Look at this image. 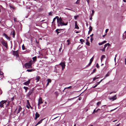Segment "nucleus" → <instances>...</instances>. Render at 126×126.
<instances>
[{
  "mask_svg": "<svg viewBox=\"0 0 126 126\" xmlns=\"http://www.w3.org/2000/svg\"><path fill=\"white\" fill-rule=\"evenodd\" d=\"M108 30H109V29H106V30H105V32H106V33H107V32L108 31Z\"/></svg>",
  "mask_w": 126,
  "mask_h": 126,
  "instance_id": "51",
  "label": "nucleus"
},
{
  "mask_svg": "<svg viewBox=\"0 0 126 126\" xmlns=\"http://www.w3.org/2000/svg\"><path fill=\"white\" fill-rule=\"evenodd\" d=\"M48 14L49 15H51L52 14V12H50Z\"/></svg>",
  "mask_w": 126,
  "mask_h": 126,
  "instance_id": "53",
  "label": "nucleus"
},
{
  "mask_svg": "<svg viewBox=\"0 0 126 126\" xmlns=\"http://www.w3.org/2000/svg\"><path fill=\"white\" fill-rule=\"evenodd\" d=\"M1 43L2 45L5 47L6 48H7L8 47V45L7 42L4 40H2L1 41Z\"/></svg>",
  "mask_w": 126,
  "mask_h": 126,
  "instance_id": "5",
  "label": "nucleus"
},
{
  "mask_svg": "<svg viewBox=\"0 0 126 126\" xmlns=\"http://www.w3.org/2000/svg\"><path fill=\"white\" fill-rule=\"evenodd\" d=\"M29 106H28V105H27L26 106V107L28 109H29L30 108V107Z\"/></svg>",
  "mask_w": 126,
  "mask_h": 126,
  "instance_id": "54",
  "label": "nucleus"
},
{
  "mask_svg": "<svg viewBox=\"0 0 126 126\" xmlns=\"http://www.w3.org/2000/svg\"><path fill=\"white\" fill-rule=\"evenodd\" d=\"M105 58V56L104 55H102V56L101 58V61H102V60L104 58Z\"/></svg>",
  "mask_w": 126,
  "mask_h": 126,
  "instance_id": "20",
  "label": "nucleus"
},
{
  "mask_svg": "<svg viewBox=\"0 0 126 126\" xmlns=\"http://www.w3.org/2000/svg\"><path fill=\"white\" fill-rule=\"evenodd\" d=\"M120 124H117V125L116 126H119V125H120Z\"/></svg>",
  "mask_w": 126,
  "mask_h": 126,
  "instance_id": "64",
  "label": "nucleus"
},
{
  "mask_svg": "<svg viewBox=\"0 0 126 126\" xmlns=\"http://www.w3.org/2000/svg\"><path fill=\"white\" fill-rule=\"evenodd\" d=\"M43 120V119H42L41 120H40V121H39V122H38V123H37V124H38V125L40 124L42 122V121Z\"/></svg>",
  "mask_w": 126,
  "mask_h": 126,
  "instance_id": "26",
  "label": "nucleus"
},
{
  "mask_svg": "<svg viewBox=\"0 0 126 126\" xmlns=\"http://www.w3.org/2000/svg\"><path fill=\"white\" fill-rule=\"evenodd\" d=\"M47 80L48 81V82L46 85L47 86L49 84V83L51 82V79H47Z\"/></svg>",
  "mask_w": 126,
  "mask_h": 126,
  "instance_id": "18",
  "label": "nucleus"
},
{
  "mask_svg": "<svg viewBox=\"0 0 126 126\" xmlns=\"http://www.w3.org/2000/svg\"><path fill=\"white\" fill-rule=\"evenodd\" d=\"M116 55H115V57L114 58V61H115V62L116 61Z\"/></svg>",
  "mask_w": 126,
  "mask_h": 126,
  "instance_id": "57",
  "label": "nucleus"
},
{
  "mask_svg": "<svg viewBox=\"0 0 126 126\" xmlns=\"http://www.w3.org/2000/svg\"><path fill=\"white\" fill-rule=\"evenodd\" d=\"M3 36L5 37L8 40H9L10 38L5 33H4L3 34Z\"/></svg>",
  "mask_w": 126,
  "mask_h": 126,
  "instance_id": "13",
  "label": "nucleus"
},
{
  "mask_svg": "<svg viewBox=\"0 0 126 126\" xmlns=\"http://www.w3.org/2000/svg\"><path fill=\"white\" fill-rule=\"evenodd\" d=\"M96 79V77L94 78L93 79V80H95Z\"/></svg>",
  "mask_w": 126,
  "mask_h": 126,
  "instance_id": "60",
  "label": "nucleus"
},
{
  "mask_svg": "<svg viewBox=\"0 0 126 126\" xmlns=\"http://www.w3.org/2000/svg\"><path fill=\"white\" fill-rule=\"evenodd\" d=\"M26 101H27V105L29 106H30V103L29 102V100H27Z\"/></svg>",
  "mask_w": 126,
  "mask_h": 126,
  "instance_id": "27",
  "label": "nucleus"
},
{
  "mask_svg": "<svg viewBox=\"0 0 126 126\" xmlns=\"http://www.w3.org/2000/svg\"><path fill=\"white\" fill-rule=\"evenodd\" d=\"M39 114L37 112H36L35 114V117L38 118L39 117Z\"/></svg>",
  "mask_w": 126,
  "mask_h": 126,
  "instance_id": "21",
  "label": "nucleus"
},
{
  "mask_svg": "<svg viewBox=\"0 0 126 126\" xmlns=\"http://www.w3.org/2000/svg\"><path fill=\"white\" fill-rule=\"evenodd\" d=\"M32 59L34 61H36L37 59V57L36 56H35L34 57H33L32 58Z\"/></svg>",
  "mask_w": 126,
  "mask_h": 126,
  "instance_id": "23",
  "label": "nucleus"
},
{
  "mask_svg": "<svg viewBox=\"0 0 126 126\" xmlns=\"http://www.w3.org/2000/svg\"><path fill=\"white\" fill-rule=\"evenodd\" d=\"M4 74L0 70V77L2 79L4 77V76L3 75Z\"/></svg>",
  "mask_w": 126,
  "mask_h": 126,
  "instance_id": "11",
  "label": "nucleus"
},
{
  "mask_svg": "<svg viewBox=\"0 0 126 126\" xmlns=\"http://www.w3.org/2000/svg\"><path fill=\"white\" fill-rule=\"evenodd\" d=\"M96 69H93V72L91 73V74H93V73L95 72L96 71Z\"/></svg>",
  "mask_w": 126,
  "mask_h": 126,
  "instance_id": "34",
  "label": "nucleus"
},
{
  "mask_svg": "<svg viewBox=\"0 0 126 126\" xmlns=\"http://www.w3.org/2000/svg\"><path fill=\"white\" fill-rule=\"evenodd\" d=\"M94 59L93 57L90 60V61L92 62L93 61V60Z\"/></svg>",
  "mask_w": 126,
  "mask_h": 126,
  "instance_id": "31",
  "label": "nucleus"
},
{
  "mask_svg": "<svg viewBox=\"0 0 126 126\" xmlns=\"http://www.w3.org/2000/svg\"><path fill=\"white\" fill-rule=\"evenodd\" d=\"M96 110H95V109H94V111L93 112V113H94L95 112V111H96Z\"/></svg>",
  "mask_w": 126,
  "mask_h": 126,
  "instance_id": "55",
  "label": "nucleus"
},
{
  "mask_svg": "<svg viewBox=\"0 0 126 126\" xmlns=\"http://www.w3.org/2000/svg\"><path fill=\"white\" fill-rule=\"evenodd\" d=\"M56 18L57 19L58 18V17H57V16L53 18V22L55 20Z\"/></svg>",
  "mask_w": 126,
  "mask_h": 126,
  "instance_id": "37",
  "label": "nucleus"
},
{
  "mask_svg": "<svg viewBox=\"0 0 126 126\" xmlns=\"http://www.w3.org/2000/svg\"><path fill=\"white\" fill-rule=\"evenodd\" d=\"M14 20L15 22L16 21V18H14Z\"/></svg>",
  "mask_w": 126,
  "mask_h": 126,
  "instance_id": "45",
  "label": "nucleus"
},
{
  "mask_svg": "<svg viewBox=\"0 0 126 126\" xmlns=\"http://www.w3.org/2000/svg\"><path fill=\"white\" fill-rule=\"evenodd\" d=\"M32 61H31L25 64L24 65L25 67L27 68H32Z\"/></svg>",
  "mask_w": 126,
  "mask_h": 126,
  "instance_id": "2",
  "label": "nucleus"
},
{
  "mask_svg": "<svg viewBox=\"0 0 126 126\" xmlns=\"http://www.w3.org/2000/svg\"><path fill=\"white\" fill-rule=\"evenodd\" d=\"M30 80H29L28 81H26L24 82V84L27 85L29 84L30 83Z\"/></svg>",
  "mask_w": 126,
  "mask_h": 126,
  "instance_id": "10",
  "label": "nucleus"
},
{
  "mask_svg": "<svg viewBox=\"0 0 126 126\" xmlns=\"http://www.w3.org/2000/svg\"><path fill=\"white\" fill-rule=\"evenodd\" d=\"M110 73V72H108V73L105 76L104 78L103 79H105L106 78L108 77L109 76Z\"/></svg>",
  "mask_w": 126,
  "mask_h": 126,
  "instance_id": "14",
  "label": "nucleus"
},
{
  "mask_svg": "<svg viewBox=\"0 0 126 126\" xmlns=\"http://www.w3.org/2000/svg\"><path fill=\"white\" fill-rule=\"evenodd\" d=\"M103 44V42H102V43H98V45H99V46H100V45H102Z\"/></svg>",
  "mask_w": 126,
  "mask_h": 126,
  "instance_id": "41",
  "label": "nucleus"
},
{
  "mask_svg": "<svg viewBox=\"0 0 126 126\" xmlns=\"http://www.w3.org/2000/svg\"><path fill=\"white\" fill-rule=\"evenodd\" d=\"M10 7L11 8H12L13 9H15V8L12 6L10 5Z\"/></svg>",
  "mask_w": 126,
  "mask_h": 126,
  "instance_id": "38",
  "label": "nucleus"
},
{
  "mask_svg": "<svg viewBox=\"0 0 126 126\" xmlns=\"http://www.w3.org/2000/svg\"><path fill=\"white\" fill-rule=\"evenodd\" d=\"M15 32L14 31H13L12 33V37L13 38H14L15 37Z\"/></svg>",
  "mask_w": 126,
  "mask_h": 126,
  "instance_id": "24",
  "label": "nucleus"
},
{
  "mask_svg": "<svg viewBox=\"0 0 126 126\" xmlns=\"http://www.w3.org/2000/svg\"><path fill=\"white\" fill-rule=\"evenodd\" d=\"M43 103V102L42 101V98H41L40 97L39 99L38 105H39L40 104H42Z\"/></svg>",
  "mask_w": 126,
  "mask_h": 126,
  "instance_id": "9",
  "label": "nucleus"
},
{
  "mask_svg": "<svg viewBox=\"0 0 126 126\" xmlns=\"http://www.w3.org/2000/svg\"><path fill=\"white\" fill-rule=\"evenodd\" d=\"M110 45V44L109 43H107L106 44L104 45V48H105L106 47H107V46H108V47H109Z\"/></svg>",
  "mask_w": 126,
  "mask_h": 126,
  "instance_id": "19",
  "label": "nucleus"
},
{
  "mask_svg": "<svg viewBox=\"0 0 126 126\" xmlns=\"http://www.w3.org/2000/svg\"><path fill=\"white\" fill-rule=\"evenodd\" d=\"M100 110V109H97L95 111V112H97L98 110Z\"/></svg>",
  "mask_w": 126,
  "mask_h": 126,
  "instance_id": "59",
  "label": "nucleus"
},
{
  "mask_svg": "<svg viewBox=\"0 0 126 126\" xmlns=\"http://www.w3.org/2000/svg\"><path fill=\"white\" fill-rule=\"evenodd\" d=\"M33 91L32 90H30L28 93L27 94L26 96L27 97H29L32 93Z\"/></svg>",
  "mask_w": 126,
  "mask_h": 126,
  "instance_id": "7",
  "label": "nucleus"
},
{
  "mask_svg": "<svg viewBox=\"0 0 126 126\" xmlns=\"http://www.w3.org/2000/svg\"><path fill=\"white\" fill-rule=\"evenodd\" d=\"M0 107L1 108L2 107H3V105H2V104H1V103H0Z\"/></svg>",
  "mask_w": 126,
  "mask_h": 126,
  "instance_id": "44",
  "label": "nucleus"
},
{
  "mask_svg": "<svg viewBox=\"0 0 126 126\" xmlns=\"http://www.w3.org/2000/svg\"><path fill=\"white\" fill-rule=\"evenodd\" d=\"M65 9H67V10H71L70 9H68V8H65Z\"/></svg>",
  "mask_w": 126,
  "mask_h": 126,
  "instance_id": "56",
  "label": "nucleus"
},
{
  "mask_svg": "<svg viewBox=\"0 0 126 126\" xmlns=\"http://www.w3.org/2000/svg\"><path fill=\"white\" fill-rule=\"evenodd\" d=\"M22 108L20 106H19V108L18 110V112H17V114L19 113L20 112Z\"/></svg>",
  "mask_w": 126,
  "mask_h": 126,
  "instance_id": "12",
  "label": "nucleus"
},
{
  "mask_svg": "<svg viewBox=\"0 0 126 126\" xmlns=\"http://www.w3.org/2000/svg\"><path fill=\"white\" fill-rule=\"evenodd\" d=\"M22 48L23 50H24L25 49V47L24 45H23L22 46Z\"/></svg>",
  "mask_w": 126,
  "mask_h": 126,
  "instance_id": "32",
  "label": "nucleus"
},
{
  "mask_svg": "<svg viewBox=\"0 0 126 126\" xmlns=\"http://www.w3.org/2000/svg\"><path fill=\"white\" fill-rule=\"evenodd\" d=\"M94 35V34H92V35H91L90 36L91 37H92V36H93V35Z\"/></svg>",
  "mask_w": 126,
  "mask_h": 126,
  "instance_id": "58",
  "label": "nucleus"
},
{
  "mask_svg": "<svg viewBox=\"0 0 126 126\" xmlns=\"http://www.w3.org/2000/svg\"><path fill=\"white\" fill-rule=\"evenodd\" d=\"M101 102H98L97 103V105L98 106H99Z\"/></svg>",
  "mask_w": 126,
  "mask_h": 126,
  "instance_id": "36",
  "label": "nucleus"
},
{
  "mask_svg": "<svg viewBox=\"0 0 126 126\" xmlns=\"http://www.w3.org/2000/svg\"><path fill=\"white\" fill-rule=\"evenodd\" d=\"M103 79H103L101 80L100 81L97 82V84H98V85L99 84Z\"/></svg>",
  "mask_w": 126,
  "mask_h": 126,
  "instance_id": "35",
  "label": "nucleus"
},
{
  "mask_svg": "<svg viewBox=\"0 0 126 126\" xmlns=\"http://www.w3.org/2000/svg\"><path fill=\"white\" fill-rule=\"evenodd\" d=\"M96 67L97 68H98L99 67V66H98V63H97L96 64Z\"/></svg>",
  "mask_w": 126,
  "mask_h": 126,
  "instance_id": "50",
  "label": "nucleus"
},
{
  "mask_svg": "<svg viewBox=\"0 0 126 126\" xmlns=\"http://www.w3.org/2000/svg\"><path fill=\"white\" fill-rule=\"evenodd\" d=\"M60 64L62 68V70H63L65 67V65L64 63H60Z\"/></svg>",
  "mask_w": 126,
  "mask_h": 126,
  "instance_id": "8",
  "label": "nucleus"
},
{
  "mask_svg": "<svg viewBox=\"0 0 126 126\" xmlns=\"http://www.w3.org/2000/svg\"><path fill=\"white\" fill-rule=\"evenodd\" d=\"M29 106L30 107V108H31V109H33L32 108L30 105V106Z\"/></svg>",
  "mask_w": 126,
  "mask_h": 126,
  "instance_id": "62",
  "label": "nucleus"
},
{
  "mask_svg": "<svg viewBox=\"0 0 126 126\" xmlns=\"http://www.w3.org/2000/svg\"><path fill=\"white\" fill-rule=\"evenodd\" d=\"M93 40V37H91V39H90V40H91V42L92 43V41Z\"/></svg>",
  "mask_w": 126,
  "mask_h": 126,
  "instance_id": "40",
  "label": "nucleus"
},
{
  "mask_svg": "<svg viewBox=\"0 0 126 126\" xmlns=\"http://www.w3.org/2000/svg\"><path fill=\"white\" fill-rule=\"evenodd\" d=\"M123 38L124 39L126 38V31H125L123 34Z\"/></svg>",
  "mask_w": 126,
  "mask_h": 126,
  "instance_id": "16",
  "label": "nucleus"
},
{
  "mask_svg": "<svg viewBox=\"0 0 126 126\" xmlns=\"http://www.w3.org/2000/svg\"><path fill=\"white\" fill-rule=\"evenodd\" d=\"M2 105H3L4 106V104H6L7 103V104L6 106V107H7L9 104V103L7 102V100H2L0 102Z\"/></svg>",
  "mask_w": 126,
  "mask_h": 126,
  "instance_id": "3",
  "label": "nucleus"
},
{
  "mask_svg": "<svg viewBox=\"0 0 126 126\" xmlns=\"http://www.w3.org/2000/svg\"><path fill=\"white\" fill-rule=\"evenodd\" d=\"M79 32L78 31H76V33H79Z\"/></svg>",
  "mask_w": 126,
  "mask_h": 126,
  "instance_id": "63",
  "label": "nucleus"
},
{
  "mask_svg": "<svg viewBox=\"0 0 126 126\" xmlns=\"http://www.w3.org/2000/svg\"><path fill=\"white\" fill-rule=\"evenodd\" d=\"M2 6L0 5V12H1V8H2Z\"/></svg>",
  "mask_w": 126,
  "mask_h": 126,
  "instance_id": "49",
  "label": "nucleus"
},
{
  "mask_svg": "<svg viewBox=\"0 0 126 126\" xmlns=\"http://www.w3.org/2000/svg\"><path fill=\"white\" fill-rule=\"evenodd\" d=\"M13 53L14 56H16V57H18L19 55L18 53V50L13 51Z\"/></svg>",
  "mask_w": 126,
  "mask_h": 126,
  "instance_id": "4",
  "label": "nucleus"
},
{
  "mask_svg": "<svg viewBox=\"0 0 126 126\" xmlns=\"http://www.w3.org/2000/svg\"><path fill=\"white\" fill-rule=\"evenodd\" d=\"M86 45L88 46H90V43L89 42H86Z\"/></svg>",
  "mask_w": 126,
  "mask_h": 126,
  "instance_id": "30",
  "label": "nucleus"
},
{
  "mask_svg": "<svg viewBox=\"0 0 126 126\" xmlns=\"http://www.w3.org/2000/svg\"><path fill=\"white\" fill-rule=\"evenodd\" d=\"M107 42V41H105H105H104L102 42H103V44H105Z\"/></svg>",
  "mask_w": 126,
  "mask_h": 126,
  "instance_id": "48",
  "label": "nucleus"
},
{
  "mask_svg": "<svg viewBox=\"0 0 126 126\" xmlns=\"http://www.w3.org/2000/svg\"><path fill=\"white\" fill-rule=\"evenodd\" d=\"M84 40L82 39H80V42H82V41H83Z\"/></svg>",
  "mask_w": 126,
  "mask_h": 126,
  "instance_id": "52",
  "label": "nucleus"
},
{
  "mask_svg": "<svg viewBox=\"0 0 126 126\" xmlns=\"http://www.w3.org/2000/svg\"><path fill=\"white\" fill-rule=\"evenodd\" d=\"M105 48L104 47V48H103V49H101V50L102 51H103V52H104L105 51Z\"/></svg>",
  "mask_w": 126,
  "mask_h": 126,
  "instance_id": "39",
  "label": "nucleus"
},
{
  "mask_svg": "<svg viewBox=\"0 0 126 126\" xmlns=\"http://www.w3.org/2000/svg\"><path fill=\"white\" fill-rule=\"evenodd\" d=\"M75 29H79V27L78 26L77 24V22H75Z\"/></svg>",
  "mask_w": 126,
  "mask_h": 126,
  "instance_id": "15",
  "label": "nucleus"
},
{
  "mask_svg": "<svg viewBox=\"0 0 126 126\" xmlns=\"http://www.w3.org/2000/svg\"><path fill=\"white\" fill-rule=\"evenodd\" d=\"M92 63V62L90 61V62L87 65V66L90 65V64H91Z\"/></svg>",
  "mask_w": 126,
  "mask_h": 126,
  "instance_id": "43",
  "label": "nucleus"
},
{
  "mask_svg": "<svg viewBox=\"0 0 126 126\" xmlns=\"http://www.w3.org/2000/svg\"><path fill=\"white\" fill-rule=\"evenodd\" d=\"M92 30V28L91 26H90L89 27V31L90 32H91Z\"/></svg>",
  "mask_w": 126,
  "mask_h": 126,
  "instance_id": "29",
  "label": "nucleus"
},
{
  "mask_svg": "<svg viewBox=\"0 0 126 126\" xmlns=\"http://www.w3.org/2000/svg\"><path fill=\"white\" fill-rule=\"evenodd\" d=\"M80 1V0H77L76 2V3L77 4H78L79 3Z\"/></svg>",
  "mask_w": 126,
  "mask_h": 126,
  "instance_id": "33",
  "label": "nucleus"
},
{
  "mask_svg": "<svg viewBox=\"0 0 126 126\" xmlns=\"http://www.w3.org/2000/svg\"><path fill=\"white\" fill-rule=\"evenodd\" d=\"M40 79V78L38 76H37L36 78V79H35L36 80V82H37Z\"/></svg>",
  "mask_w": 126,
  "mask_h": 126,
  "instance_id": "17",
  "label": "nucleus"
},
{
  "mask_svg": "<svg viewBox=\"0 0 126 126\" xmlns=\"http://www.w3.org/2000/svg\"><path fill=\"white\" fill-rule=\"evenodd\" d=\"M89 0H87V1L88 2V4H89Z\"/></svg>",
  "mask_w": 126,
  "mask_h": 126,
  "instance_id": "61",
  "label": "nucleus"
},
{
  "mask_svg": "<svg viewBox=\"0 0 126 126\" xmlns=\"http://www.w3.org/2000/svg\"><path fill=\"white\" fill-rule=\"evenodd\" d=\"M98 84H97L96 85H95V86H94L93 87V88H95V87H96L98 85Z\"/></svg>",
  "mask_w": 126,
  "mask_h": 126,
  "instance_id": "42",
  "label": "nucleus"
},
{
  "mask_svg": "<svg viewBox=\"0 0 126 126\" xmlns=\"http://www.w3.org/2000/svg\"><path fill=\"white\" fill-rule=\"evenodd\" d=\"M92 14L91 15V16H92L93 14L94 13V10H93L92 11Z\"/></svg>",
  "mask_w": 126,
  "mask_h": 126,
  "instance_id": "46",
  "label": "nucleus"
},
{
  "mask_svg": "<svg viewBox=\"0 0 126 126\" xmlns=\"http://www.w3.org/2000/svg\"><path fill=\"white\" fill-rule=\"evenodd\" d=\"M34 71V70L32 69H27V71L28 72H31L32 71Z\"/></svg>",
  "mask_w": 126,
  "mask_h": 126,
  "instance_id": "22",
  "label": "nucleus"
},
{
  "mask_svg": "<svg viewBox=\"0 0 126 126\" xmlns=\"http://www.w3.org/2000/svg\"><path fill=\"white\" fill-rule=\"evenodd\" d=\"M117 98L116 95H115L113 96L109 97V99L110 100H112V101H113L116 100Z\"/></svg>",
  "mask_w": 126,
  "mask_h": 126,
  "instance_id": "6",
  "label": "nucleus"
},
{
  "mask_svg": "<svg viewBox=\"0 0 126 126\" xmlns=\"http://www.w3.org/2000/svg\"><path fill=\"white\" fill-rule=\"evenodd\" d=\"M77 17L78 16H74V18L75 19H76L77 18Z\"/></svg>",
  "mask_w": 126,
  "mask_h": 126,
  "instance_id": "47",
  "label": "nucleus"
},
{
  "mask_svg": "<svg viewBox=\"0 0 126 126\" xmlns=\"http://www.w3.org/2000/svg\"><path fill=\"white\" fill-rule=\"evenodd\" d=\"M23 88L25 90V92H26L27 91V89H28L29 88L27 87H23Z\"/></svg>",
  "mask_w": 126,
  "mask_h": 126,
  "instance_id": "25",
  "label": "nucleus"
},
{
  "mask_svg": "<svg viewBox=\"0 0 126 126\" xmlns=\"http://www.w3.org/2000/svg\"><path fill=\"white\" fill-rule=\"evenodd\" d=\"M57 17H58L57 18V22L58 23V26H66L68 24V22L66 23H64L63 21V20L62 19L61 17L59 18L58 16H57Z\"/></svg>",
  "mask_w": 126,
  "mask_h": 126,
  "instance_id": "1",
  "label": "nucleus"
},
{
  "mask_svg": "<svg viewBox=\"0 0 126 126\" xmlns=\"http://www.w3.org/2000/svg\"><path fill=\"white\" fill-rule=\"evenodd\" d=\"M60 30V29H57L55 31L57 32V34H58V33H59V32H58V31Z\"/></svg>",
  "mask_w": 126,
  "mask_h": 126,
  "instance_id": "28",
  "label": "nucleus"
}]
</instances>
